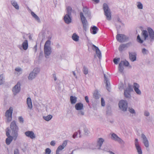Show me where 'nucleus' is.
I'll return each mask as SVG.
<instances>
[{"mask_svg": "<svg viewBox=\"0 0 154 154\" xmlns=\"http://www.w3.org/2000/svg\"><path fill=\"white\" fill-rule=\"evenodd\" d=\"M10 128L12 130V135L13 137L10 136V130L8 128L6 130V135L8 137L6 139V143L8 145L10 144L12 140L13 139L16 140L18 135V128L17 125L15 121H12L10 124Z\"/></svg>", "mask_w": 154, "mask_h": 154, "instance_id": "nucleus-1", "label": "nucleus"}, {"mask_svg": "<svg viewBox=\"0 0 154 154\" xmlns=\"http://www.w3.org/2000/svg\"><path fill=\"white\" fill-rule=\"evenodd\" d=\"M147 31L143 30L142 31L141 35L143 38V39H141L139 35H138L137 37V42L140 43H142L144 40H146L148 37V35L149 38L152 40L154 39V32L153 29L150 27H148Z\"/></svg>", "mask_w": 154, "mask_h": 154, "instance_id": "nucleus-2", "label": "nucleus"}, {"mask_svg": "<svg viewBox=\"0 0 154 154\" xmlns=\"http://www.w3.org/2000/svg\"><path fill=\"white\" fill-rule=\"evenodd\" d=\"M51 41L47 40L46 41L44 45V51L45 57L49 55L51 53V50L50 47Z\"/></svg>", "mask_w": 154, "mask_h": 154, "instance_id": "nucleus-3", "label": "nucleus"}, {"mask_svg": "<svg viewBox=\"0 0 154 154\" xmlns=\"http://www.w3.org/2000/svg\"><path fill=\"white\" fill-rule=\"evenodd\" d=\"M103 7L107 19L108 20H111V13L107 5L106 4H103Z\"/></svg>", "mask_w": 154, "mask_h": 154, "instance_id": "nucleus-4", "label": "nucleus"}, {"mask_svg": "<svg viewBox=\"0 0 154 154\" xmlns=\"http://www.w3.org/2000/svg\"><path fill=\"white\" fill-rule=\"evenodd\" d=\"M13 109L12 107H10L8 110L6 112L5 116L7 118L8 122H10L12 119V113Z\"/></svg>", "mask_w": 154, "mask_h": 154, "instance_id": "nucleus-5", "label": "nucleus"}, {"mask_svg": "<svg viewBox=\"0 0 154 154\" xmlns=\"http://www.w3.org/2000/svg\"><path fill=\"white\" fill-rule=\"evenodd\" d=\"M119 105L120 109L123 111H125L127 110L128 108V103L126 101L123 100L120 101Z\"/></svg>", "mask_w": 154, "mask_h": 154, "instance_id": "nucleus-6", "label": "nucleus"}, {"mask_svg": "<svg viewBox=\"0 0 154 154\" xmlns=\"http://www.w3.org/2000/svg\"><path fill=\"white\" fill-rule=\"evenodd\" d=\"M80 16L83 25L84 29L86 31L87 28V21L85 17L84 16L82 12L80 13Z\"/></svg>", "mask_w": 154, "mask_h": 154, "instance_id": "nucleus-7", "label": "nucleus"}, {"mask_svg": "<svg viewBox=\"0 0 154 154\" xmlns=\"http://www.w3.org/2000/svg\"><path fill=\"white\" fill-rule=\"evenodd\" d=\"M39 69L38 68H35L33 70V71L31 73L28 77L29 79L32 80L35 78L36 76V74L39 72Z\"/></svg>", "mask_w": 154, "mask_h": 154, "instance_id": "nucleus-8", "label": "nucleus"}, {"mask_svg": "<svg viewBox=\"0 0 154 154\" xmlns=\"http://www.w3.org/2000/svg\"><path fill=\"white\" fill-rule=\"evenodd\" d=\"M126 38L125 36L123 34H118L116 36L117 40L120 42H124Z\"/></svg>", "mask_w": 154, "mask_h": 154, "instance_id": "nucleus-9", "label": "nucleus"}, {"mask_svg": "<svg viewBox=\"0 0 154 154\" xmlns=\"http://www.w3.org/2000/svg\"><path fill=\"white\" fill-rule=\"evenodd\" d=\"M20 83L18 82L17 84L13 88L12 91L14 95H16L19 92L20 90Z\"/></svg>", "mask_w": 154, "mask_h": 154, "instance_id": "nucleus-10", "label": "nucleus"}, {"mask_svg": "<svg viewBox=\"0 0 154 154\" xmlns=\"http://www.w3.org/2000/svg\"><path fill=\"white\" fill-rule=\"evenodd\" d=\"M135 144L138 153L139 154H142L141 149L139 145L138 140L137 139H136L135 140Z\"/></svg>", "mask_w": 154, "mask_h": 154, "instance_id": "nucleus-11", "label": "nucleus"}, {"mask_svg": "<svg viewBox=\"0 0 154 154\" xmlns=\"http://www.w3.org/2000/svg\"><path fill=\"white\" fill-rule=\"evenodd\" d=\"M25 134L27 137H30L32 139L35 138V137L34 133L32 131H28L26 132Z\"/></svg>", "mask_w": 154, "mask_h": 154, "instance_id": "nucleus-12", "label": "nucleus"}, {"mask_svg": "<svg viewBox=\"0 0 154 154\" xmlns=\"http://www.w3.org/2000/svg\"><path fill=\"white\" fill-rule=\"evenodd\" d=\"M139 85L136 83H134V84L133 88L135 91L138 94H140L141 92L139 89Z\"/></svg>", "mask_w": 154, "mask_h": 154, "instance_id": "nucleus-13", "label": "nucleus"}, {"mask_svg": "<svg viewBox=\"0 0 154 154\" xmlns=\"http://www.w3.org/2000/svg\"><path fill=\"white\" fill-rule=\"evenodd\" d=\"M129 57L130 59L132 61H134L136 60V54L134 52H129Z\"/></svg>", "mask_w": 154, "mask_h": 154, "instance_id": "nucleus-14", "label": "nucleus"}, {"mask_svg": "<svg viewBox=\"0 0 154 154\" xmlns=\"http://www.w3.org/2000/svg\"><path fill=\"white\" fill-rule=\"evenodd\" d=\"M70 15L66 14L64 17V20L65 22L67 24H69L71 22V19L70 16Z\"/></svg>", "mask_w": 154, "mask_h": 154, "instance_id": "nucleus-15", "label": "nucleus"}, {"mask_svg": "<svg viewBox=\"0 0 154 154\" xmlns=\"http://www.w3.org/2000/svg\"><path fill=\"white\" fill-rule=\"evenodd\" d=\"M83 105L81 103H76L75 106V108L78 110H82L83 109Z\"/></svg>", "mask_w": 154, "mask_h": 154, "instance_id": "nucleus-16", "label": "nucleus"}, {"mask_svg": "<svg viewBox=\"0 0 154 154\" xmlns=\"http://www.w3.org/2000/svg\"><path fill=\"white\" fill-rule=\"evenodd\" d=\"M142 137L143 139V143L144 145L146 147H148L149 146V142L145 136L143 134H142Z\"/></svg>", "mask_w": 154, "mask_h": 154, "instance_id": "nucleus-17", "label": "nucleus"}, {"mask_svg": "<svg viewBox=\"0 0 154 154\" xmlns=\"http://www.w3.org/2000/svg\"><path fill=\"white\" fill-rule=\"evenodd\" d=\"M129 43L125 44H122L120 45L119 48V50L120 51L123 50L125 48L128 47L129 46Z\"/></svg>", "mask_w": 154, "mask_h": 154, "instance_id": "nucleus-18", "label": "nucleus"}, {"mask_svg": "<svg viewBox=\"0 0 154 154\" xmlns=\"http://www.w3.org/2000/svg\"><path fill=\"white\" fill-rule=\"evenodd\" d=\"M94 47L96 49V53L97 56L99 59H100L101 57V52L97 47L95 46H94Z\"/></svg>", "mask_w": 154, "mask_h": 154, "instance_id": "nucleus-19", "label": "nucleus"}, {"mask_svg": "<svg viewBox=\"0 0 154 154\" xmlns=\"http://www.w3.org/2000/svg\"><path fill=\"white\" fill-rule=\"evenodd\" d=\"M104 141V140L102 138H100L98 139L97 142V146H98V148L100 149L103 142Z\"/></svg>", "mask_w": 154, "mask_h": 154, "instance_id": "nucleus-20", "label": "nucleus"}, {"mask_svg": "<svg viewBox=\"0 0 154 154\" xmlns=\"http://www.w3.org/2000/svg\"><path fill=\"white\" fill-rule=\"evenodd\" d=\"M22 47L23 49L26 50L28 48V42L27 40H25L22 44Z\"/></svg>", "mask_w": 154, "mask_h": 154, "instance_id": "nucleus-21", "label": "nucleus"}, {"mask_svg": "<svg viewBox=\"0 0 154 154\" xmlns=\"http://www.w3.org/2000/svg\"><path fill=\"white\" fill-rule=\"evenodd\" d=\"M27 104L29 108H32V106L31 102V100L29 97H28L27 99Z\"/></svg>", "mask_w": 154, "mask_h": 154, "instance_id": "nucleus-22", "label": "nucleus"}, {"mask_svg": "<svg viewBox=\"0 0 154 154\" xmlns=\"http://www.w3.org/2000/svg\"><path fill=\"white\" fill-rule=\"evenodd\" d=\"M112 138L115 140L118 141H121V140L120 138L115 134H112Z\"/></svg>", "mask_w": 154, "mask_h": 154, "instance_id": "nucleus-23", "label": "nucleus"}, {"mask_svg": "<svg viewBox=\"0 0 154 154\" xmlns=\"http://www.w3.org/2000/svg\"><path fill=\"white\" fill-rule=\"evenodd\" d=\"M77 98L75 97L71 96L70 97V100L72 104H75L77 101Z\"/></svg>", "mask_w": 154, "mask_h": 154, "instance_id": "nucleus-24", "label": "nucleus"}, {"mask_svg": "<svg viewBox=\"0 0 154 154\" xmlns=\"http://www.w3.org/2000/svg\"><path fill=\"white\" fill-rule=\"evenodd\" d=\"M98 28L96 26H94L92 28V29L91 30V33L93 34H95L97 33L98 30Z\"/></svg>", "mask_w": 154, "mask_h": 154, "instance_id": "nucleus-25", "label": "nucleus"}, {"mask_svg": "<svg viewBox=\"0 0 154 154\" xmlns=\"http://www.w3.org/2000/svg\"><path fill=\"white\" fill-rule=\"evenodd\" d=\"M79 36L75 33L73 34L72 36V38L73 40L76 42H77L79 40Z\"/></svg>", "mask_w": 154, "mask_h": 154, "instance_id": "nucleus-26", "label": "nucleus"}, {"mask_svg": "<svg viewBox=\"0 0 154 154\" xmlns=\"http://www.w3.org/2000/svg\"><path fill=\"white\" fill-rule=\"evenodd\" d=\"M11 3L12 5L17 9H19V6L17 5V3L14 1H12Z\"/></svg>", "mask_w": 154, "mask_h": 154, "instance_id": "nucleus-27", "label": "nucleus"}, {"mask_svg": "<svg viewBox=\"0 0 154 154\" xmlns=\"http://www.w3.org/2000/svg\"><path fill=\"white\" fill-rule=\"evenodd\" d=\"M52 116L51 115H49L46 116H44L43 119L47 121H49L52 118Z\"/></svg>", "mask_w": 154, "mask_h": 154, "instance_id": "nucleus-28", "label": "nucleus"}, {"mask_svg": "<svg viewBox=\"0 0 154 154\" xmlns=\"http://www.w3.org/2000/svg\"><path fill=\"white\" fill-rule=\"evenodd\" d=\"M124 95L126 97H129L130 96V91L127 90H125Z\"/></svg>", "mask_w": 154, "mask_h": 154, "instance_id": "nucleus-29", "label": "nucleus"}, {"mask_svg": "<svg viewBox=\"0 0 154 154\" xmlns=\"http://www.w3.org/2000/svg\"><path fill=\"white\" fill-rule=\"evenodd\" d=\"M83 72L84 74H85V75H86L88 74V69L85 66H84L83 69Z\"/></svg>", "mask_w": 154, "mask_h": 154, "instance_id": "nucleus-30", "label": "nucleus"}, {"mask_svg": "<svg viewBox=\"0 0 154 154\" xmlns=\"http://www.w3.org/2000/svg\"><path fill=\"white\" fill-rule=\"evenodd\" d=\"M123 67H122V63H120L119 65V71L122 72L123 70Z\"/></svg>", "mask_w": 154, "mask_h": 154, "instance_id": "nucleus-31", "label": "nucleus"}, {"mask_svg": "<svg viewBox=\"0 0 154 154\" xmlns=\"http://www.w3.org/2000/svg\"><path fill=\"white\" fill-rule=\"evenodd\" d=\"M120 63H122V65H124L126 66H128L129 65V63L127 61H122Z\"/></svg>", "mask_w": 154, "mask_h": 154, "instance_id": "nucleus-32", "label": "nucleus"}, {"mask_svg": "<svg viewBox=\"0 0 154 154\" xmlns=\"http://www.w3.org/2000/svg\"><path fill=\"white\" fill-rule=\"evenodd\" d=\"M72 8L68 6L67 8V12L68 13L67 14L70 15L72 12Z\"/></svg>", "mask_w": 154, "mask_h": 154, "instance_id": "nucleus-33", "label": "nucleus"}, {"mask_svg": "<svg viewBox=\"0 0 154 154\" xmlns=\"http://www.w3.org/2000/svg\"><path fill=\"white\" fill-rule=\"evenodd\" d=\"M31 14H32V16L33 17H34L36 20H39V17L33 12H31Z\"/></svg>", "mask_w": 154, "mask_h": 154, "instance_id": "nucleus-34", "label": "nucleus"}, {"mask_svg": "<svg viewBox=\"0 0 154 154\" xmlns=\"http://www.w3.org/2000/svg\"><path fill=\"white\" fill-rule=\"evenodd\" d=\"M137 7L139 9H142L143 8V6L142 4L140 2H137Z\"/></svg>", "mask_w": 154, "mask_h": 154, "instance_id": "nucleus-35", "label": "nucleus"}, {"mask_svg": "<svg viewBox=\"0 0 154 154\" xmlns=\"http://www.w3.org/2000/svg\"><path fill=\"white\" fill-rule=\"evenodd\" d=\"M93 96L95 99H97L98 98V92L97 91H95L93 94Z\"/></svg>", "mask_w": 154, "mask_h": 154, "instance_id": "nucleus-36", "label": "nucleus"}, {"mask_svg": "<svg viewBox=\"0 0 154 154\" xmlns=\"http://www.w3.org/2000/svg\"><path fill=\"white\" fill-rule=\"evenodd\" d=\"M51 152V150L49 148H47L45 150V154H50Z\"/></svg>", "mask_w": 154, "mask_h": 154, "instance_id": "nucleus-37", "label": "nucleus"}, {"mask_svg": "<svg viewBox=\"0 0 154 154\" xmlns=\"http://www.w3.org/2000/svg\"><path fill=\"white\" fill-rule=\"evenodd\" d=\"M64 146L61 145L59 146L57 149L56 151H58V152H59V151L60 150H61L63 149H64Z\"/></svg>", "mask_w": 154, "mask_h": 154, "instance_id": "nucleus-38", "label": "nucleus"}, {"mask_svg": "<svg viewBox=\"0 0 154 154\" xmlns=\"http://www.w3.org/2000/svg\"><path fill=\"white\" fill-rule=\"evenodd\" d=\"M120 60L119 58H118L117 59L114 58L113 60V62L114 63L116 64H117L118 63V62Z\"/></svg>", "mask_w": 154, "mask_h": 154, "instance_id": "nucleus-39", "label": "nucleus"}, {"mask_svg": "<svg viewBox=\"0 0 154 154\" xmlns=\"http://www.w3.org/2000/svg\"><path fill=\"white\" fill-rule=\"evenodd\" d=\"M18 119L19 122L20 123H23V119L22 116H20L18 117Z\"/></svg>", "mask_w": 154, "mask_h": 154, "instance_id": "nucleus-40", "label": "nucleus"}, {"mask_svg": "<svg viewBox=\"0 0 154 154\" xmlns=\"http://www.w3.org/2000/svg\"><path fill=\"white\" fill-rule=\"evenodd\" d=\"M3 82V78L2 75H0V85L2 84Z\"/></svg>", "mask_w": 154, "mask_h": 154, "instance_id": "nucleus-41", "label": "nucleus"}, {"mask_svg": "<svg viewBox=\"0 0 154 154\" xmlns=\"http://www.w3.org/2000/svg\"><path fill=\"white\" fill-rule=\"evenodd\" d=\"M101 105L102 106H104L105 105V101L103 98H101Z\"/></svg>", "mask_w": 154, "mask_h": 154, "instance_id": "nucleus-42", "label": "nucleus"}, {"mask_svg": "<svg viewBox=\"0 0 154 154\" xmlns=\"http://www.w3.org/2000/svg\"><path fill=\"white\" fill-rule=\"evenodd\" d=\"M147 52L148 51L145 48H144L142 50V52L144 54H146Z\"/></svg>", "mask_w": 154, "mask_h": 154, "instance_id": "nucleus-43", "label": "nucleus"}, {"mask_svg": "<svg viewBox=\"0 0 154 154\" xmlns=\"http://www.w3.org/2000/svg\"><path fill=\"white\" fill-rule=\"evenodd\" d=\"M67 144V142L66 140H65L63 142V143L62 145V146H63L64 147H64Z\"/></svg>", "mask_w": 154, "mask_h": 154, "instance_id": "nucleus-44", "label": "nucleus"}, {"mask_svg": "<svg viewBox=\"0 0 154 154\" xmlns=\"http://www.w3.org/2000/svg\"><path fill=\"white\" fill-rule=\"evenodd\" d=\"M129 111L132 113H134L135 112L134 110L133 109H129Z\"/></svg>", "mask_w": 154, "mask_h": 154, "instance_id": "nucleus-45", "label": "nucleus"}, {"mask_svg": "<svg viewBox=\"0 0 154 154\" xmlns=\"http://www.w3.org/2000/svg\"><path fill=\"white\" fill-rule=\"evenodd\" d=\"M14 154H19V150L17 149H15L14 150Z\"/></svg>", "mask_w": 154, "mask_h": 154, "instance_id": "nucleus-46", "label": "nucleus"}, {"mask_svg": "<svg viewBox=\"0 0 154 154\" xmlns=\"http://www.w3.org/2000/svg\"><path fill=\"white\" fill-rule=\"evenodd\" d=\"M85 100H86V102H87V103H89V101L88 100V96H86L85 97Z\"/></svg>", "mask_w": 154, "mask_h": 154, "instance_id": "nucleus-47", "label": "nucleus"}, {"mask_svg": "<svg viewBox=\"0 0 154 154\" xmlns=\"http://www.w3.org/2000/svg\"><path fill=\"white\" fill-rule=\"evenodd\" d=\"M50 144L51 146H54L55 144V141H52L50 143Z\"/></svg>", "mask_w": 154, "mask_h": 154, "instance_id": "nucleus-48", "label": "nucleus"}, {"mask_svg": "<svg viewBox=\"0 0 154 154\" xmlns=\"http://www.w3.org/2000/svg\"><path fill=\"white\" fill-rule=\"evenodd\" d=\"M15 70L16 71L19 72L21 71V69L20 68H16L15 69Z\"/></svg>", "mask_w": 154, "mask_h": 154, "instance_id": "nucleus-49", "label": "nucleus"}, {"mask_svg": "<svg viewBox=\"0 0 154 154\" xmlns=\"http://www.w3.org/2000/svg\"><path fill=\"white\" fill-rule=\"evenodd\" d=\"M144 115L146 116H148L149 115V113L148 112H146L144 113Z\"/></svg>", "mask_w": 154, "mask_h": 154, "instance_id": "nucleus-50", "label": "nucleus"}, {"mask_svg": "<svg viewBox=\"0 0 154 154\" xmlns=\"http://www.w3.org/2000/svg\"><path fill=\"white\" fill-rule=\"evenodd\" d=\"M53 77H54V80L55 81H56L57 79V77H56V75L55 74H54L53 75Z\"/></svg>", "mask_w": 154, "mask_h": 154, "instance_id": "nucleus-51", "label": "nucleus"}, {"mask_svg": "<svg viewBox=\"0 0 154 154\" xmlns=\"http://www.w3.org/2000/svg\"><path fill=\"white\" fill-rule=\"evenodd\" d=\"M93 1H94L96 3H98L99 2V0H92Z\"/></svg>", "mask_w": 154, "mask_h": 154, "instance_id": "nucleus-52", "label": "nucleus"}, {"mask_svg": "<svg viewBox=\"0 0 154 154\" xmlns=\"http://www.w3.org/2000/svg\"><path fill=\"white\" fill-rule=\"evenodd\" d=\"M72 72H73V74L74 75L75 77L76 78H77V77L76 76V74H75V72L74 71H73Z\"/></svg>", "mask_w": 154, "mask_h": 154, "instance_id": "nucleus-53", "label": "nucleus"}, {"mask_svg": "<svg viewBox=\"0 0 154 154\" xmlns=\"http://www.w3.org/2000/svg\"><path fill=\"white\" fill-rule=\"evenodd\" d=\"M76 136V133H74V134L73 135V138H75Z\"/></svg>", "mask_w": 154, "mask_h": 154, "instance_id": "nucleus-54", "label": "nucleus"}, {"mask_svg": "<svg viewBox=\"0 0 154 154\" xmlns=\"http://www.w3.org/2000/svg\"><path fill=\"white\" fill-rule=\"evenodd\" d=\"M56 154H60L59 152H58V151H56Z\"/></svg>", "mask_w": 154, "mask_h": 154, "instance_id": "nucleus-55", "label": "nucleus"}, {"mask_svg": "<svg viewBox=\"0 0 154 154\" xmlns=\"http://www.w3.org/2000/svg\"><path fill=\"white\" fill-rule=\"evenodd\" d=\"M110 153L112 154H115L113 152H110Z\"/></svg>", "mask_w": 154, "mask_h": 154, "instance_id": "nucleus-56", "label": "nucleus"}, {"mask_svg": "<svg viewBox=\"0 0 154 154\" xmlns=\"http://www.w3.org/2000/svg\"><path fill=\"white\" fill-rule=\"evenodd\" d=\"M81 114H82V115H84V112H82L81 113Z\"/></svg>", "mask_w": 154, "mask_h": 154, "instance_id": "nucleus-57", "label": "nucleus"}]
</instances>
